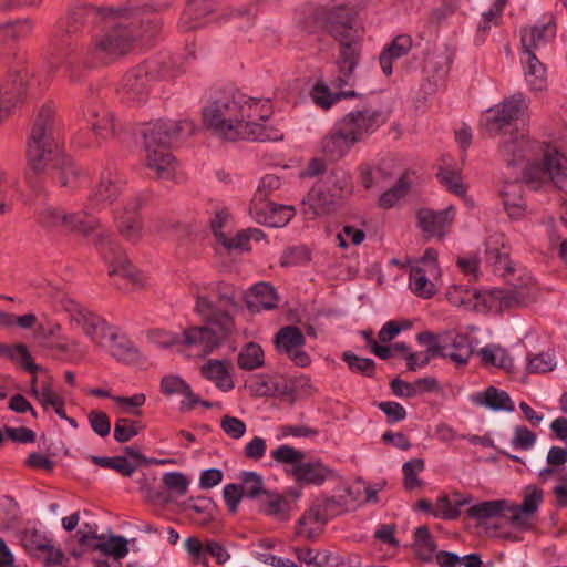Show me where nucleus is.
Here are the masks:
<instances>
[{"instance_id":"13","label":"nucleus","mask_w":567,"mask_h":567,"mask_svg":"<svg viewBox=\"0 0 567 567\" xmlns=\"http://www.w3.org/2000/svg\"><path fill=\"white\" fill-rule=\"evenodd\" d=\"M59 303L70 315L71 322L81 328L93 343L104 346V341L111 332V328L104 319L82 307L69 296H62Z\"/></svg>"},{"instance_id":"29","label":"nucleus","mask_w":567,"mask_h":567,"mask_svg":"<svg viewBox=\"0 0 567 567\" xmlns=\"http://www.w3.org/2000/svg\"><path fill=\"white\" fill-rule=\"evenodd\" d=\"M23 94L24 83L20 73L9 74L0 81V121L10 115Z\"/></svg>"},{"instance_id":"14","label":"nucleus","mask_w":567,"mask_h":567,"mask_svg":"<svg viewBox=\"0 0 567 567\" xmlns=\"http://www.w3.org/2000/svg\"><path fill=\"white\" fill-rule=\"evenodd\" d=\"M340 43V51L337 61L339 74L331 80L334 89H343L354 82V69L357 68L361 44L357 35L337 39Z\"/></svg>"},{"instance_id":"33","label":"nucleus","mask_w":567,"mask_h":567,"mask_svg":"<svg viewBox=\"0 0 567 567\" xmlns=\"http://www.w3.org/2000/svg\"><path fill=\"white\" fill-rule=\"evenodd\" d=\"M524 76L528 90L534 93H543L548 87L546 66L539 61L535 53L524 54Z\"/></svg>"},{"instance_id":"32","label":"nucleus","mask_w":567,"mask_h":567,"mask_svg":"<svg viewBox=\"0 0 567 567\" xmlns=\"http://www.w3.org/2000/svg\"><path fill=\"white\" fill-rule=\"evenodd\" d=\"M233 364L228 360L209 359L202 368L203 378L212 381L223 392L234 389L235 384L230 374Z\"/></svg>"},{"instance_id":"34","label":"nucleus","mask_w":567,"mask_h":567,"mask_svg":"<svg viewBox=\"0 0 567 567\" xmlns=\"http://www.w3.org/2000/svg\"><path fill=\"white\" fill-rule=\"evenodd\" d=\"M354 144L353 140L337 123L322 138L321 150L327 157L337 161L346 155Z\"/></svg>"},{"instance_id":"57","label":"nucleus","mask_w":567,"mask_h":567,"mask_svg":"<svg viewBox=\"0 0 567 567\" xmlns=\"http://www.w3.org/2000/svg\"><path fill=\"white\" fill-rule=\"evenodd\" d=\"M425 464L422 458H412L402 466L403 486L408 491L420 488L423 486L417 475L424 471Z\"/></svg>"},{"instance_id":"61","label":"nucleus","mask_w":567,"mask_h":567,"mask_svg":"<svg viewBox=\"0 0 567 567\" xmlns=\"http://www.w3.org/2000/svg\"><path fill=\"white\" fill-rule=\"evenodd\" d=\"M342 360L353 373H360L368 378H373L375 374V362L372 359L360 358L350 351H346L342 353Z\"/></svg>"},{"instance_id":"48","label":"nucleus","mask_w":567,"mask_h":567,"mask_svg":"<svg viewBox=\"0 0 567 567\" xmlns=\"http://www.w3.org/2000/svg\"><path fill=\"white\" fill-rule=\"evenodd\" d=\"M429 271L415 265L410 269L409 286L413 293L417 297L429 299L435 293V285L427 278Z\"/></svg>"},{"instance_id":"50","label":"nucleus","mask_w":567,"mask_h":567,"mask_svg":"<svg viewBox=\"0 0 567 567\" xmlns=\"http://www.w3.org/2000/svg\"><path fill=\"white\" fill-rule=\"evenodd\" d=\"M237 364L240 369L252 371L265 364V354L262 348L256 342L245 344L237 357Z\"/></svg>"},{"instance_id":"28","label":"nucleus","mask_w":567,"mask_h":567,"mask_svg":"<svg viewBox=\"0 0 567 567\" xmlns=\"http://www.w3.org/2000/svg\"><path fill=\"white\" fill-rule=\"evenodd\" d=\"M216 504L209 497L192 496L181 504V511L198 526H207L216 515Z\"/></svg>"},{"instance_id":"52","label":"nucleus","mask_w":567,"mask_h":567,"mask_svg":"<svg viewBox=\"0 0 567 567\" xmlns=\"http://www.w3.org/2000/svg\"><path fill=\"white\" fill-rule=\"evenodd\" d=\"M101 347L105 348L109 353L118 361H126L133 357L131 342L124 336H118L112 330L106 341H104V346Z\"/></svg>"},{"instance_id":"25","label":"nucleus","mask_w":567,"mask_h":567,"mask_svg":"<svg viewBox=\"0 0 567 567\" xmlns=\"http://www.w3.org/2000/svg\"><path fill=\"white\" fill-rule=\"evenodd\" d=\"M215 11L213 0H187L181 13L177 28L182 32L198 29L205 24L206 18Z\"/></svg>"},{"instance_id":"63","label":"nucleus","mask_w":567,"mask_h":567,"mask_svg":"<svg viewBox=\"0 0 567 567\" xmlns=\"http://www.w3.org/2000/svg\"><path fill=\"white\" fill-rule=\"evenodd\" d=\"M437 177L441 184L454 195L462 197L466 194V185L463 183L462 176L457 171L441 168Z\"/></svg>"},{"instance_id":"46","label":"nucleus","mask_w":567,"mask_h":567,"mask_svg":"<svg viewBox=\"0 0 567 567\" xmlns=\"http://www.w3.org/2000/svg\"><path fill=\"white\" fill-rule=\"evenodd\" d=\"M260 512L278 519H287L290 512L289 501L281 494L269 491L258 502Z\"/></svg>"},{"instance_id":"36","label":"nucleus","mask_w":567,"mask_h":567,"mask_svg":"<svg viewBox=\"0 0 567 567\" xmlns=\"http://www.w3.org/2000/svg\"><path fill=\"white\" fill-rule=\"evenodd\" d=\"M412 48V39L410 35L400 34L395 37L381 52L379 62L382 72L389 76L393 71V62L406 55Z\"/></svg>"},{"instance_id":"49","label":"nucleus","mask_w":567,"mask_h":567,"mask_svg":"<svg viewBox=\"0 0 567 567\" xmlns=\"http://www.w3.org/2000/svg\"><path fill=\"white\" fill-rule=\"evenodd\" d=\"M451 59L446 53H435L430 55L424 65V72L427 79L433 81L434 86H439L444 82L450 70Z\"/></svg>"},{"instance_id":"42","label":"nucleus","mask_w":567,"mask_h":567,"mask_svg":"<svg viewBox=\"0 0 567 567\" xmlns=\"http://www.w3.org/2000/svg\"><path fill=\"white\" fill-rule=\"evenodd\" d=\"M33 30L34 21L30 18L0 24V48L30 38Z\"/></svg>"},{"instance_id":"39","label":"nucleus","mask_w":567,"mask_h":567,"mask_svg":"<svg viewBox=\"0 0 567 567\" xmlns=\"http://www.w3.org/2000/svg\"><path fill=\"white\" fill-rule=\"evenodd\" d=\"M293 475L299 483L321 485L333 476V471L322 462H302L295 466Z\"/></svg>"},{"instance_id":"2","label":"nucleus","mask_w":567,"mask_h":567,"mask_svg":"<svg viewBox=\"0 0 567 567\" xmlns=\"http://www.w3.org/2000/svg\"><path fill=\"white\" fill-rule=\"evenodd\" d=\"M128 13V4H92L73 3L64 18L58 21L53 32L50 50V65L54 69L65 64V72L71 82L83 79L82 70L71 60L75 53V44L71 35L81 32L84 28H100L102 24L113 23L114 20Z\"/></svg>"},{"instance_id":"58","label":"nucleus","mask_w":567,"mask_h":567,"mask_svg":"<svg viewBox=\"0 0 567 567\" xmlns=\"http://www.w3.org/2000/svg\"><path fill=\"white\" fill-rule=\"evenodd\" d=\"M315 504L319 507L323 516L327 518L336 517L347 511L349 501L347 496H330L317 498Z\"/></svg>"},{"instance_id":"24","label":"nucleus","mask_w":567,"mask_h":567,"mask_svg":"<svg viewBox=\"0 0 567 567\" xmlns=\"http://www.w3.org/2000/svg\"><path fill=\"white\" fill-rule=\"evenodd\" d=\"M85 115L89 117L97 140L113 138L121 130V124L116 121L114 113L102 104L89 106Z\"/></svg>"},{"instance_id":"18","label":"nucleus","mask_w":567,"mask_h":567,"mask_svg":"<svg viewBox=\"0 0 567 567\" xmlns=\"http://www.w3.org/2000/svg\"><path fill=\"white\" fill-rule=\"evenodd\" d=\"M75 536L81 545L87 546L93 550L101 551L116 560H121L128 554V543L123 536L96 535L94 532H86L83 528H80Z\"/></svg>"},{"instance_id":"51","label":"nucleus","mask_w":567,"mask_h":567,"mask_svg":"<svg viewBox=\"0 0 567 567\" xmlns=\"http://www.w3.org/2000/svg\"><path fill=\"white\" fill-rule=\"evenodd\" d=\"M480 355L484 365H494L509 371L513 368V360L508 352L495 344H489L481 349Z\"/></svg>"},{"instance_id":"37","label":"nucleus","mask_w":567,"mask_h":567,"mask_svg":"<svg viewBox=\"0 0 567 567\" xmlns=\"http://www.w3.org/2000/svg\"><path fill=\"white\" fill-rule=\"evenodd\" d=\"M446 349L444 358L450 359L456 365H465L473 354V348L468 337L463 333L449 332L445 333Z\"/></svg>"},{"instance_id":"47","label":"nucleus","mask_w":567,"mask_h":567,"mask_svg":"<svg viewBox=\"0 0 567 567\" xmlns=\"http://www.w3.org/2000/svg\"><path fill=\"white\" fill-rule=\"evenodd\" d=\"M0 355L16 362L31 374L40 370V365L34 363L24 344H4L0 342Z\"/></svg>"},{"instance_id":"17","label":"nucleus","mask_w":567,"mask_h":567,"mask_svg":"<svg viewBox=\"0 0 567 567\" xmlns=\"http://www.w3.org/2000/svg\"><path fill=\"white\" fill-rule=\"evenodd\" d=\"M125 179L117 172L103 173L99 183L90 194L85 210L87 214L111 205L122 193Z\"/></svg>"},{"instance_id":"38","label":"nucleus","mask_w":567,"mask_h":567,"mask_svg":"<svg viewBox=\"0 0 567 567\" xmlns=\"http://www.w3.org/2000/svg\"><path fill=\"white\" fill-rule=\"evenodd\" d=\"M523 184L519 181L505 182L501 195L504 207L511 218L519 219L526 212V203L523 198Z\"/></svg>"},{"instance_id":"60","label":"nucleus","mask_w":567,"mask_h":567,"mask_svg":"<svg viewBox=\"0 0 567 567\" xmlns=\"http://www.w3.org/2000/svg\"><path fill=\"white\" fill-rule=\"evenodd\" d=\"M91 461L101 467L111 468L123 476L130 477L136 470V466L127 461L124 456L100 457L91 456Z\"/></svg>"},{"instance_id":"41","label":"nucleus","mask_w":567,"mask_h":567,"mask_svg":"<svg viewBox=\"0 0 567 567\" xmlns=\"http://www.w3.org/2000/svg\"><path fill=\"white\" fill-rule=\"evenodd\" d=\"M172 6L173 4L168 1L146 3L140 8L138 11L133 9V18L138 16L144 31L148 33H155L159 31L163 25V20L159 14L168 11Z\"/></svg>"},{"instance_id":"59","label":"nucleus","mask_w":567,"mask_h":567,"mask_svg":"<svg viewBox=\"0 0 567 567\" xmlns=\"http://www.w3.org/2000/svg\"><path fill=\"white\" fill-rule=\"evenodd\" d=\"M503 7L504 1L497 0L489 9V11L483 14L482 22H480L477 28V34L475 39L476 43H484L492 24H498Z\"/></svg>"},{"instance_id":"62","label":"nucleus","mask_w":567,"mask_h":567,"mask_svg":"<svg viewBox=\"0 0 567 567\" xmlns=\"http://www.w3.org/2000/svg\"><path fill=\"white\" fill-rule=\"evenodd\" d=\"M171 235L181 246H187L198 239L200 227L196 224L174 223L171 225Z\"/></svg>"},{"instance_id":"53","label":"nucleus","mask_w":567,"mask_h":567,"mask_svg":"<svg viewBox=\"0 0 567 567\" xmlns=\"http://www.w3.org/2000/svg\"><path fill=\"white\" fill-rule=\"evenodd\" d=\"M339 90L340 92L332 93L326 84L317 83L312 89L311 96L317 105L321 106L324 110H328L334 102L339 101L341 97H352L355 95V92L352 90Z\"/></svg>"},{"instance_id":"45","label":"nucleus","mask_w":567,"mask_h":567,"mask_svg":"<svg viewBox=\"0 0 567 567\" xmlns=\"http://www.w3.org/2000/svg\"><path fill=\"white\" fill-rule=\"evenodd\" d=\"M473 402L495 411L505 410L512 412L515 410L514 402L511 400L509 395L495 386H488L483 393L475 394Z\"/></svg>"},{"instance_id":"40","label":"nucleus","mask_w":567,"mask_h":567,"mask_svg":"<svg viewBox=\"0 0 567 567\" xmlns=\"http://www.w3.org/2000/svg\"><path fill=\"white\" fill-rule=\"evenodd\" d=\"M336 195L321 185L312 187L307 194L303 205L308 206L307 215L311 217L328 214L334 207Z\"/></svg>"},{"instance_id":"6","label":"nucleus","mask_w":567,"mask_h":567,"mask_svg":"<svg viewBox=\"0 0 567 567\" xmlns=\"http://www.w3.org/2000/svg\"><path fill=\"white\" fill-rule=\"evenodd\" d=\"M141 133L144 138V164L153 176L162 181L182 182L184 176L179 165L168 150L173 133L167 124L162 121L148 123Z\"/></svg>"},{"instance_id":"10","label":"nucleus","mask_w":567,"mask_h":567,"mask_svg":"<svg viewBox=\"0 0 567 567\" xmlns=\"http://www.w3.org/2000/svg\"><path fill=\"white\" fill-rule=\"evenodd\" d=\"M524 178L535 190L547 182L563 188L567 179V158L556 150L546 152L543 163H533L525 168Z\"/></svg>"},{"instance_id":"15","label":"nucleus","mask_w":567,"mask_h":567,"mask_svg":"<svg viewBox=\"0 0 567 567\" xmlns=\"http://www.w3.org/2000/svg\"><path fill=\"white\" fill-rule=\"evenodd\" d=\"M383 122L384 117L380 111L367 107L348 113L338 122V125L354 143H358L374 132Z\"/></svg>"},{"instance_id":"64","label":"nucleus","mask_w":567,"mask_h":567,"mask_svg":"<svg viewBox=\"0 0 567 567\" xmlns=\"http://www.w3.org/2000/svg\"><path fill=\"white\" fill-rule=\"evenodd\" d=\"M271 457L278 463L290 464L295 467L303 462L305 454L301 451L285 444L272 450Z\"/></svg>"},{"instance_id":"55","label":"nucleus","mask_w":567,"mask_h":567,"mask_svg":"<svg viewBox=\"0 0 567 567\" xmlns=\"http://www.w3.org/2000/svg\"><path fill=\"white\" fill-rule=\"evenodd\" d=\"M240 488H243V493L245 497L251 499H258L266 494V489L264 488V480L261 475L256 472H243L240 474Z\"/></svg>"},{"instance_id":"44","label":"nucleus","mask_w":567,"mask_h":567,"mask_svg":"<svg viewBox=\"0 0 567 567\" xmlns=\"http://www.w3.org/2000/svg\"><path fill=\"white\" fill-rule=\"evenodd\" d=\"M248 307L257 311L270 310L277 307L278 296L272 286L266 282H259L250 288Z\"/></svg>"},{"instance_id":"20","label":"nucleus","mask_w":567,"mask_h":567,"mask_svg":"<svg viewBox=\"0 0 567 567\" xmlns=\"http://www.w3.org/2000/svg\"><path fill=\"white\" fill-rule=\"evenodd\" d=\"M21 545L30 554L42 558L48 565H59L64 557L63 553L51 545V542L37 529H25L20 536Z\"/></svg>"},{"instance_id":"54","label":"nucleus","mask_w":567,"mask_h":567,"mask_svg":"<svg viewBox=\"0 0 567 567\" xmlns=\"http://www.w3.org/2000/svg\"><path fill=\"white\" fill-rule=\"evenodd\" d=\"M414 547L420 559L429 561L436 549V543L431 536L427 526H419L414 530Z\"/></svg>"},{"instance_id":"4","label":"nucleus","mask_w":567,"mask_h":567,"mask_svg":"<svg viewBox=\"0 0 567 567\" xmlns=\"http://www.w3.org/2000/svg\"><path fill=\"white\" fill-rule=\"evenodd\" d=\"M528 105L527 96L517 92L486 111L482 118V126L487 134L493 137L502 136L499 148L508 166L523 163L539 148L535 141L518 134L515 125V122L525 115Z\"/></svg>"},{"instance_id":"16","label":"nucleus","mask_w":567,"mask_h":567,"mask_svg":"<svg viewBox=\"0 0 567 567\" xmlns=\"http://www.w3.org/2000/svg\"><path fill=\"white\" fill-rule=\"evenodd\" d=\"M305 343L306 338L296 326L282 327L275 334L277 352L286 354L299 368H306L311 363L310 355L303 350Z\"/></svg>"},{"instance_id":"30","label":"nucleus","mask_w":567,"mask_h":567,"mask_svg":"<svg viewBox=\"0 0 567 567\" xmlns=\"http://www.w3.org/2000/svg\"><path fill=\"white\" fill-rule=\"evenodd\" d=\"M556 35V24L550 19L545 23L535 24L520 31L523 54L535 53L536 50L546 45Z\"/></svg>"},{"instance_id":"27","label":"nucleus","mask_w":567,"mask_h":567,"mask_svg":"<svg viewBox=\"0 0 567 567\" xmlns=\"http://www.w3.org/2000/svg\"><path fill=\"white\" fill-rule=\"evenodd\" d=\"M446 298L451 305L464 307L471 310H477L481 303L499 310V306L497 303H492L488 297V291L481 293L476 289H471L461 285L451 286L446 291Z\"/></svg>"},{"instance_id":"7","label":"nucleus","mask_w":567,"mask_h":567,"mask_svg":"<svg viewBox=\"0 0 567 567\" xmlns=\"http://www.w3.org/2000/svg\"><path fill=\"white\" fill-rule=\"evenodd\" d=\"M27 156L33 172L49 174L61 186L71 183L64 169L75 177V165L60 152L56 140L28 141Z\"/></svg>"},{"instance_id":"21","label":"nucleus","mask_w":567,"mask_h":567,"mask_svg":"<svg viewBox=\"0 0 567 567\" xmlns=\"http://www.w3.org/2000/svg\"><path fill=\"white\" fill-rule=\"evenodd\" d=\"M321 19L328 32L337 40L355 35L353 24L355 21V12L353 9L344 6H336L322 10Z\"/></svg>"},{"instance_id":"3","label":"nucleus","mask_w":567,"mask_h":567,"mask_svg":"<svg viewBox=\"0 0 567 567\" xmlns=\"http://www.w3.org/2000/svg\"><path fill=\"white\" fill-rule=\"evenodd\" d=\"M486 264L509 286L508 289L488 291L492 303H497L499 310L527 306L538 298L539 289L535 278L526 268L509 259V247L502 234H494L487 239Z\"/></svg>"},{"instance_id":"23","label":"nucleus","mask_w":567,"mask_h":567,"mask_svg":"<svg viewBox=\"0 0 567 567\" xmlns=\"http://www.w3.org/2000/svg\"><path fill=\"white\" fill-rule=\"evenodd\" d=\"M198 292L205 293L213 302L215 313L225 312L231 317L230 311L235 308L236 289L225 282H213L197 286L195 289L196 302L198 301Z\"/></svg>"},{"instance_id":"22","label":"nucleus","mask_w":567,"mask_h":567,"mask_svg":"<svg viewBox=\"0 0 567 567\" xmlns=\"http://www.w3.org/2000/svg\"><path fill=\"white\" fill-rule=\"evenodd\" d=\"M140 208L141 202L133 199L115 213V224L120 234L132 243L137 241L142 236V223L138 216Z\"/></svg>"},{"instance_id":"43","label":"nucleus","mask_w":567,"mask_h":567,"mask_svg":"<svg viewBox=\"0 0 567 567\" xmlns=\"http://www.w3.org/2000/svg\"><path fill=\"white\" fill-rule=\"evenodd\" d=\"M327 522V518L313 502L310 508L299 518L297 534L306 538H315L322 532Z\"/></svg>"},{"instance_id":"19","label":"nucleus","mask_w":567,"mask_h":567,"mask_svg":"<svg viewBox=\"0 0 567 567\" xmlns=\"http://www.w3.org/2000/svg\"><path fill=\"white\" fill-rule=\"evenodd\" d=\"M249 214L252 219L269 227H284L295 215L292 206L277 205L270 200L251 202Z\"/></svg>"},{"instance_id":"9","label":"nucleus","mask_w":567,"mask_h":567,"mask_svg":"<svg viewBox=\"0 0 567 567\" xmlns=\"http://www.w3.org/2000/svg\"><path fill=\"white\" fill-rule=\"evenodd\" d=\"M96 246L110 264L109 275L120 289L135 290L143 287L144 278L142 274L130 264L125 254L110 236H101Z\"/></svg>"},{"instance_id":"26","label":"nucleus","mask_w":567,"mask_h":567,"mask_svg":"<svg viewBox=\"0 0 567 567\" xmlns=\"http://www.w3.org/2000/svg\"><path fill=\"white\" fill-rule=\"evenodd\" d=\"M455 210L449 206L443 210L421 209L417 221L421 229L430 236L443 237L454 219Z\"/></svg>"},{"instance_id":"35","label":"nucleus","mask_w":567,"mask_h":567,"mask_svg":"<svg viewBox=\"0 0 567 567\" xmlns=\"http://www.w3.org/2000/svg\"><path fill=\"white\" fill-rule=\"evenodd\" d=\"M56 132L58 123L54 110L50 105L41 106L35 115L29 141L56 140Z\"/></svg>"},{"instance_id":"11","label":"nucleus","mask_w":567,"mask_h":567,"mask_svg":"<svg viewBox=\"0 0 567 567\" xmlns=\"http://www.w3.org/2000/svg\"><path fill=\"white\" fill-rule=\"evenodd\" d=\"M38 223L50 230L78 231L84 236H89L100 227L99 220L87 217L86 212L68 214L54 207L40 210Z\"/></svg>"},{"instance_id":"31","label":"nucleus","mask_w":567,"mask_h":567,"mask_svg":"<svg viewBox=\"0 0 567 567\" xmlns=\"http://www.w3.org/2000/svg\"><path fill=\"white\" fill-rule=\"evenodd\" d=\"M543 501V492L536 486H527L525 488L523 503L508 507L511 515L508 519L512 525L526 527V517L532 516L539 507Z\"/></svg>"},{"instance_id":"8","label":"nucleus","mask_w":567,"mask_h":567,"mask_svg":"<svg viewBox=\"0 0 567 567\" xmlns=\"http://www.w3.org/2000/svg\"><path fill=\"white\" fill-rule=\"evenodd\" d=\"M134 11L128 6V13L110 24H102L103 32L92 34V45L96 52L107 56H122L130 53L137 39L131 28Z\"/></svg>"},{"instance_id":"5","label":"nucleus","mask_w":567,"mask_h":567,"mask_svg":"<svg viewBox=\"0 0 567 567\" xmlns=\"http://www.w3.org/2000/svg\"><path fill=\"white\" fill-rule=\"evenodd\" d=\"M196 312L210 326H192L181 331V352L187 355L205 357L217 349L234 329L233 317L225 312L215 313L213 302L198 292Z\"/></svg>"},{"instance_id":"1","label":"nucleus","mask_w":567,"mask_h":567,"mask_svg":"<svg viewBox=\"0 0 567 567\" xmlns=\"http://www.w3.org/2000/svg\"><path fill=\"white\" fill-rule=\"evenodd\" d=\"M271 113L269 100L252 99L240 92H228L204 107L203 121L223 140L281 141L282 130L264 124Z\"/></svg>"},{"instance_id":"56","label":"nucleus","mask_w":567,"mask_h":567,"mask_svg":"<svg viewBox=\"0 0 567 567\" xmlns=\"http://www.w3.org/2000/svg\"><path fill=\"white\" fill-rule=\"evenodd\" d=\"M506 508L505 501H486L468 508L467 515L476 519L498 517Z\"/></svg>"},{"instance_id":"12","label":"nucleus","mask_w":567,"mask_h":567,"mask_svg":"<svg viewBox=\"0 0 567 567\" xmlns=\"http://www.w3.org/2000/svg\"><path fill=\"white\" fill-rule=\"evenodd\" d=\"M155 69V62L147 61L125 73L117 89L121 100L132 106H137L146 102L153 81L152 71Z\"/></svg>"}]
</instances>
